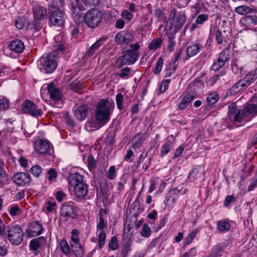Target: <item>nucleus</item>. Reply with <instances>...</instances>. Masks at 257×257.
Listing matches in <instances>:
<instances>
[{"label": "nucleus", "instance_id": "nucleus-52", "mask_svg": "<svg viewBox=\"0 0 257 257\" xmlns=\"http://www.w3.org/2000/svg\"><path fill=\"white\" fill-rule=\"evenodd\" d=\"M7 50H9L11 51V52L8 53V51L6 52V54L8 55H9L10 57L13 58H16L18 57V55L22 53L23 52L24 49H7Z\"/></svg>", "mask_w": 257, "mask_h": 257}, {"label": "nucleus", "instance_id": "nucleus-36", "mask_svg": "<svg viewBox=\"0 0 257 257\" xmlns=\"http://www.w3.org/2000/svg\"><path fill=\"white\" fill-rule=\"evenodd\" d=\"M229 50V49H223V50L219 54L218 59L224 63L227 61L230 57V52Z\"/></svg>", "mask_w": 257, "mask_h": 257}, {"label": "nucleus", "instance_id": "nucleus-55", "mask_svg": "<svg viewBox=\"0 0 257 257\" xmlns=\"http://www.w3.org/2000/svg\"><path fill=\"white\" fill-rule=\"evenodd\" d=\"M106 41V38H101L94 43L90 48H98L100 47H104L105 43Z\"/></svg>", "mask_w": 257, "mask_h": 257}, {"label": "nucleus", "instance_id": "nucleus-5", "mask_svg": "<svg viewBox=\"0 0 257 257\" xmlns=\"http://www.w3.org/2000/svg\"><path fill=\"white\" fill-rule=\"evenodd\" d=\"M8 238L14 245H19L23 241L24 234L20 225H10L8 226Z\"/></svg>", "mask_w": 257, "mask_h": 257}, {"label": "nucleus", "instance_id": "nucleus-60", "mask_svg": "<svg viewBox=\"0 0 257 257\" xmlns=\"http://www.w3.org/2000/svg\"><path fill=\"white\" fill-rule=\"evenodd\" d=\"M83 4L87 7L96 6L100 3V0H81Z\"/></svg>", "mask_w": 257, "mask_h": 257}, {"label": "nucleus", "instance_id": "nucleus-1", "mask_svg": "<svg viewBox=\"0 0 257 257\" xmlns=\"http://www.w3.org/2000/svg\"><path fill=\"white\" fill-rule=\"evenodd\" d=\"M114 105V101L111 99H100L94 110V118L88 120L85 123L86 129L91 132L105 125L110 119V114L113 111Z\"/></svg>", "mask_w": 257, "mask_h": 257}, {"label": "nucleus", "instance_id": "nucleus-7", "mask_svg": "<svg viewBox=\"0 0 257 257\" xmlns=\"http://www.w3.org/2000/svg\"><path fill=\"white\" fill-rule=\"evenodd\" d=\"M138 49H128L124 54L117 60L116 63L118 68H121L126 64H132L138 59L139 56Z\"/></svg>", "mask_w": 257, "mask_h": 257}, {"label": "nucleus", "instance_id": "nucleus-21", "mask_svg": "<svg viewBox=\"0 0 257 257\" xmlns=\"http://www.w3.org/2000/svg\"><path fill=\"white\" fill-rule=\"evenodd\" d=\"M69 184L73 187L78 185L79 183H83V176L78 173H75L70 174L68 178Z\"/></svg>", "mask_w": 257, "mask_h": 257}, {"label": "nucleus", "instance_id": "nucleus-38", "mask_svg": "<svg viewBox=\"0 0 257 257\" xmlns=\"http://www.w3.org/2000/svg\"><path fill=\"white\" fill-rule=\"evenodd\" d=\"M242 90L241 86L238 81H237L227 91V94L230 95H234Z\"/></svg>", "mask_w": 257, "mask_h": 257}, {"label": "nucleus", "instance_id": "nucleus-63", "mask_svg": "<svg viewBox=\"0 0 257 257\" xmlns=\"http://www.w3.org/2000/svg\"><path fill=\"white\" fill-rule=\"evenodd\" d=\"M200 49H186V56L185 59L193 57L199 53Z\"/></svg>", "mask_w": 257, "mask_h": 257}, {"label": "nucleus", "instance_id": "nucleus-59", "mask_svg": "<svg viewBox=\"0 0 257 257\" xmlns=\"http://www.w3.org/2000/svg\"><path fill=\"white\" fill-rule=\"evenodd\" d=\"M78 231L75 229H73L71 232L72 235L71 237V239L73 242H74L76 244H80V240L79 237H78Z\"/></svg>", "mask_w": 257, "mask_h": 257}, {"label": "nucleus", "instance_id": "nucleus-25", "mask_svg": "<svg viewBox=\"0 0 257 257\" xmlns=\"http://www.w3.org/2000/svg\"><path fill=\"white\" fill-rule=\"evenodd\" d=\"M179 193V190L176 188L170 190L165 197V202L166 203L169 202L174 203L178 196Z\"/></svg>", "mask_w": 257, "mask_h": 257}, {"label": "nucleus", "instance_id": "nucleus-22", "mask_svg": "<svg viewBox=\"0 0 257 257\" xmlns=\"http://www.w3.org/2000/svg\"><path fill=\"white\" fill-rule=\"evenodd\" d=\"M79 0H75V3L74 2L71 3V8L72 10V16L74 19H77V20L79 21L81 19V14L80 12L84 10L82 6H79L78 3Z\"/></svg>", "mask_w": 257, "mask_h": 257}, {"label": "nucleus", "instance_id": "nucleus-46", "mask_svg": "<svg viewBox=\"0 0 257 257\" xmlns=\"http://www.w3.org/2000/svg\"><path fill=\"white\" fill-rule=\"evenodd\" d=\"M151 230L147 223L143 225V228L140 232L141 235L144 237H149L151 235Z\"/></svg>", "mask_w": 257, "mask_h": 257}, {"label": "nucleus", "instance_id": "nucleus-61", "mask_svg": "<svg viewBox=\"0 0 257 257\" xmlns=\"http://www.w3.org/2000/svg\"><path fill=\"white\" fill-rule=\"evenodd\" d=\"M208 18V16L206 14H201L199 15L196 19L195 22L197 24L199 25L203 24L204 22L207 20Z\"/></svg>", "mask_w": 257, "mask_h": 257}, {"label": "nucleus", "instance_id": "nucleus-47", "mask_svg": "<svg viewBox=\"0 0 257 257\" xmlns=\"http://www.w3.org/2000/svg\"><path fill=\"white\" fill-rule=\"evenodd\" d=\"M106 239V234L104 230H100L98 235V246L99 249H101L102 246L105 243Z\"/></svg>", "mask_w": 257, "mask_h": 257}, {"label": "nucleus", "instance_id": "nucleus-17", "mask_svg": "<svg viewBox=\"0 0 257 257\" xmlns=\"http://www.w3.org/2000/svg\"><path fill=\"white\" fill-rule=\"evenodd\" d=\"M43 230L42 226L37 221H33L29 225L28 233L29 236L34 237L40 235Z\"/></svg>", "mask_w": 257, "mask_h": 257}, {"label": "nucleus", "instance_id": "nucleus-19", "mask_svg": "<svg viewBox=\"0 0 257 257\" xmlns=\"http://www.w3.org/2000/svg\"><path fill=\"white\" fill-rule=\"evenodd\" d=\"M73 188L75 195L78 198H83L88 192L87 185L84 182L79 183Z\"/></svg>", "mask_w": 257, "mask_h": 257}, {"label": "nucleus", "instance_id": "nucleus-4", "mask_svg": "<svg viewBox=\"0 0 257 257\" xmlns=\"http://www.w3.org/2000/svg\"><path fill=\"white\" fill-rule=\"evenodd\" d=\"M81 18L84 20L88 27L94 29L96 28L101 21L102 14L97 9H91L87 12L84 16H81Z\"/></svg>", "mask_w": 257, "mask_h": 257}, {"label": "nucleus", "instance_id": "nucleus-20", "mask_svg": "<svg viewBox=\"0 0 257 257\" xmlns=\"http://www.w3.org/2000/svg\"><path fill=\"white\" fill-rule=\"evenodd\" d=\"M146 138L145 133H139L135 135L133 138V147L134 149H139L144 143Z\"/></svg>", "mask_w": 257, "mask_h": 257}, {"label": "nucleus", "instance_id": "nucleus-3", "mask_svg": "<svg viewBox=\"0 0 257 257\" xmlns=\"http://www.w3.org/2000/svg\"><path fill=\"white\" fill-rule=\"evenodd\" d=\"M63 49H54L51 52L49 53L46 57H42L40 59L41 64L42 67L41 68L46 73H51L53 72L57 67V63L56 60L53 59L57 57L59 51Z\"/></svg>", "mask_w": 257, "mask_h": 257}, {"label": "nucleus", "instance_id": "nucleus-30", "mask_svg": "<svg viewBox=\"0 0 257 257\" xmlns=\"http://www.w3.org/2000/svg\"><path fill=\"white\" fill-rule=\"evenodd\" d=\"M243 79L248 86L250 85L257 79V68L250 71Z\"/></svg>", "mask_w": 257, "mask_h": 257}, {"label": "nucleus", "instance_id": "nucleus-48", "mask_svg": "<svg viewBox=\"0 0 257 257\" xmlns=\"http://www.w3.org/2000/svg\"><path fill=\"white\" fill-rule=\"evenodd\" d=\"M41 245L39 238L33 239L30 242V248L33 251H36Z\"/></svg>", "mask_w": 257, "mask_h": 257}, {"label": "nucleus", "instance_id": "nucleus-6", "mask_svg": "<svg viewBox=\"0 0 257 257\" xmlns=\"http://www.w3.org/2000/svg\"><path fill=\"white\" fill-rule=\"evenodd\" d=\"M186 19L184 12H179L177 13L175 9L171 10L168 16V21L177 30H180L183 27Z\"/></svg>", "mask_w": 257, "mask_h": 257}, {"label": "nucleus", "instance_id": "nucleus-23", "mask_svg": "<svg viewBox=\"0 0 257 257\" xmlns=\"http://www.w3.org/2000/svg\"><path fill=\"white\" fill-rule=\"evenodd\" d=\"M241 23L246 27L257 24V17L256 16L247 15L241 19Z\"/></svg>", "mask_w": 257, "mask_h": 257}, {"label": "nucleus", "instance_id": "nucleus-45", "mask_svg": "<svg viewBox=\"0 0 257 257\" xmlns=\"http://www.w3.org/2000/svg\"><path fill=\"white\" fill-rule=\"evenodd\" d=\"M163 42V40L162 38L154 39L149 44L148 48H159L161 46Z\"/></svg>", "mask_w": 257, "mask_h": 257}, {"label": "nucleus", "instance_id": "nucleus-35", "mask_svg": "<svg viewBox=\"0 0 257 257\" xmlns=\"http://www.w3.org/2000/svg\"><path fill=\"white\" fill-rule=\"evenodd\" d=\"M219 100V95L216 92H212L208 94L206 98L207 103L210 105H213L216 103Z\"/></svg>", "mask_w": 257, "mask_h": 257}, {"label": "nucleus", "instance_id": "nucleus-18", "mask_svg": "<svg viewBox=\"0 0 257 257\" xmlns=\"http://www.w3.org/2000/svg\"><path fill=\"white\" fill-rule=\"evenodd\" d=\"M226 243H218L213 246L210 254L213 257H220L227 247Z\"/></svg>", "mask_w": 257, "mask_h": 257}, {"label": "nucleus", "instance_id": "nucleus-58", "mask_svg": "<svg viewBox=\"0 0 257 257\" xmlns=\"http://www.w3.org/2000/svg\"><path fill=\"white\" fill-rule=\"evenodd\" d=\"M123 101V95L121 93H118L116 95V102L118 109L121 110L122 108V102Z\"/></svg>", "mask_w": 257, "mask_h": 257}, {"label": "nucleus", "instance_id": "nucleus-44", "mask_svg": "<svg viewBox=\"0 0 257 257\" xmlns=\"http://www.w3.org/2000/svg\"><path fill=\"white\" fill-rule=\"evenodd\" d=\"M172 146L168 144H164L161 149L160 157L163 158L167 155L171 150Z\"/></svg>", "mask_w": 257, "mask_h": 257}, {"label": "nucleus", "instance_id": "nucleus-16", "mask_svg": "<svg viewBox=\"0 0 257 257\" xmlns=\"http://www.w3.org/2000/svg\"><path fill=\"white\" fill-rule=\"evenodd\" d=\"M134 36L131 32L122 31L118 33L115 37V41L118 44H128L133 41Z\"/></svg>", "mask_w": 257, "mask_h": 257}, {"label": "nucleus", "instance_id": "nucleus-12", "mask_svg": "<svg viewBox=\"0 0 257 257\" xmlns=\"http://www.w3.org/2000/svg\"><path fill=\"white\" fill-rule=\"evenodd\" d=\"M65 18L63 13L56 10L52 12L49 16V21L54 26H62L65 23Z\"/></svg>", "mask_w": 257, "mask_h": 257}, {"label": "nucleus", "instance_id": "nucleus-14", "mask_svg": "<svg viewBox=\"0 0 257 257\" xmlns=\"http://www.w3.org/2000/svg\"><path fill=\"white\" fill-rule=\"evenodd\" d=\"M90 110L87 105L75 106L73 108V112L75 117L79 120L82 121L85 119Z\"/></svg>", "mask_w": 257, "mask_h": 257}, {"label": "nucleus", "instance_id": "nucleus-31", "mask_svg": "<svg viewBox=\"0 0 257 257\" xmlns=\"http://www.w3.org/2000/svg\"><path fill=\"white\" fill-rule=\"evenodd\" d=\"M71 247L72 251L76 257H83L84 255L85 251L80 244H77L75 246L71 244Z\"/></svg>", "mask_w": 257, "mask_h": 257}, {"label": "nucleus", "instance_id": "nucleus-54", "mask_svg": "<svg viewBox=\"0 0 257 257\" xmlns=\"http://www.w3.org/2000/svg\"><path fill=\"white\" fill-rule=\"evenodd\" d=\"M176 67L172 66V64H168L166 66V74L165 77H170L172 74H174L176 70Z\"/></svg>", "mask_w": 257, "mask_h": 257}, {"label": "nucleus", "instance_id": "nucleus-42", "mask_svg": "<svg viewBox=\"0 0 257 257\" xmlns=\"http://www.w3.org/2000/svg\"><path fill=\"white\" fill-rule=\"evenodd\" d=\"M225 65V63L219 60L218 58L214 61L211 67L212 70L217 71L220 68H222Z\"/></svg>", "mask_w": 257, "mask_h": 257}, {"label": "nucleus", "instance_id": "nucleus-43", "mask_svg": "<svg viewBox=\"0 0 257 257\" xmlns=\"http://www.w3.org/2000/svg\"><path fill=\"white\" fill-rule=\"evenodd\" d=\"M25 21L26 19L24 17H18L15 21V25L17 29H22L25 26Z\"/></svg>", "mask_w": 257, "mask_h": 257}, {"label": "nucleus", "instance_id": "nucleus-27", "mask_svg": "<svg viewBox=\"0 0 257 257\" xmlns=\"http://www.w3.org/2000/svg\"><path fill=\"white\" fill-rule=\"evenodd\" d=\"M58 248L59 249L63 252V253L66 256H69L70 254V247L66 240L64 239L60 240Z\"/></svg>", "mask_w": 257, "mask_h": 257}, {"label": "nucleus", "instance_id": "nucleus-41", "mask_svg": "<svg viewBox=\"0 0 257 257\" xmlns=\"http://www.w3.org/2000/svg\"><path fill=\"white\" fill-rule=\"evenodd\" d=\"M163 61L164 60L162 56L158 59L155 67L153 69V72L154 74H158L160 73L163 66Z\"/></svg>", "mask_w": 257, "mask_h": 257}, {"label": "nucleus", "instance_id": "nucleus-13", "mask_svg": "<svg viewBox=\"0 0 257 257\" xmlns=\"http://www.w3.org/2000/svg\"><path fill=\"white\" fill-rule=\"evenodd\" d=\"M12 180L17 185L24 186L29 185L31 181V177L27 173L18 172L14 175Z\"/></svg>", "mask_w": 257, "mask_h": 257}, {"label": "nucleus", "instance_id": "nucleus-51", "mask_svg": "<svg viewBox=\"0 0 257 257\" xmlns=\"http://www.w3.org/2000/svg\"><path fill=\"white\" fill-rule=\"evenodd\" d=\"M109 248L114 250L118 247L117 239L115 236H113L111 238L110 240L108 243Z\"/></svg>", "mask_w": 257, "mask_h": 257}, {"label": "nucleus", "instance_id": "nucleus-64", "mask_svg": "<svg viewBox=\"0 0 257 257\" xmlns=\"http://www.w3.org/2000/svg\"><path fill=\"white\" fill-rule=\"evenodd\" d=\"M121 16L124 19L130 21L132 19L134 15L128 11L124 10L122 11Z\"/></svg>", "mask_w": 257, "mask_h": 257}, {"label": "nucleus", "instance_id": "nucleus-49", "mask_svg": "<svg viewBox=\"0 0 257 257\" xmlns=\"http://www.w3.org/2000/svg\"><path fill=\"white\" fill-rule=\"evenodd\" d=\"M116 172L115 167L111 166L107 172V177L109 180H113L116 177Z\"/></svg>", "mask_w": 257, "mask_h": 257}, {"label": "nucleus", "instance_id": "nucleus-8", "mask_svg": "<svg viewBox=\"0 0 257 257\" xmlns=\"http://www.w3.org/2000/svg\"><path fill=\"white\" fill-rule=\"evenodd\" d=\"M47 89L50 97L54 101V103L58 104V107H61L62 105L61 99L63 94L60 89L55 86L54 82L50 83L48 85Z\"/></svg>", "mask_w": 257, "mask_h": 257}, {"label": "nucleus", "instance_id": "nucleus-28", "mask_svg": "<svg viewBox=\"0 0 257 257\" xmlns=\"http://www.w3.org/2000/svg\"><path fill=\"white\" fill-rule=\"evenodd\" d=\"M225 34V31L217 30L215 35V40L218 44H223L224 45V44L227 43Z\"/></svg>", "mask_w": 257, "mask_h": 257}, {"label": "nucleus", "instance_id": "nucleus-15", "mask_svg": "<svg viewBox=\"0 0 257 257\" xmlns=\"http://www.w3.org/2000/svg\"><path fill=\"white\" fill-rule=\"evenodd\" d=\"M189 86L187 88V93L182 97L181 102L178 105V109L184 110L192 101L196 95V92L192 89L190 90Z\"/></svg>", "mask_w": 257, "mask_h": 257}, {"label": "nucleus", "instance_id": "nucleus-62", "mask_svg": "<svg viewBox=\"0 0 257 257\" xmlns=\"http://www.w3.org/2000/svg\"><path fill=\"white\" fill-rule=\"evenodd\" d=\"M184 150V147L182 145L179 146L175 150L172 159H176V158L179 157L183 153Z\"/></svg>", "mask_w": 257, "mask_h": 257}, {"label": "nucleus", "instance_id": "nucleus-2", "mask_svg": "<svg viewBox=\"0 0 257 257\" xmlns=\"http://www.w3.org/2000/svg\"><path fill=\"white\" fill-rule=\"evenodd\" d=\"M228 115L235 122H241L250 114H257V95L252 97L245 106L240 109L235 102H231L228 105Z\"/></svg>", "mask_w": 257, "mask_h": 257}, {"label": "nucleus", "instance_id": "nucleus-33", "mask_svg": "<svg viewBox=\"0 0 257 257\" xmlns=\"http://www.w3.org/2000/svg\"><path fill=\"white\" fill-rule=\"evenodd\" d=\"M234 11L239 15H244L251 13L252 9L249 7L245 5H242L235 8Z\"/></svg>", "mask_w": 257, "mask_h": 257}, {"label": "nucleus", "instance_id": "nucleus-9", "mask_svg": "<svg viewBox=\"0 0 257 257\" xmlns=\"http://www.w3.org/2000/svg\"><path fill=\"white\" fill-rule=\"evenodd\" d=\"M78 208L72 203H64L60 211L61 216L64 217L74 218L77 215Z\"/></svg>", "mask_w": 257, "mask_h": 257}, {"label": "nucleus", "instance_id": "nucleus-26", "mask_svg": "<svg viewBox=\"0 0 257 257\" xmlns=\"http://www.w3.org/2000/svg\"><path fill=\"white\" fill-rule=\"evenodd\" d=\"M33 14L35 18L41 20L46 16L47 10L43 7L36 6L33 9Z\"/></svg>", "mask_w": 257, "mask_h": 257}, {"label": "nucleus", "instance_id": "nucleus-24", "mask_svg": "<svg viewBox=\"0 0 257 257\" xmlns=\"http://www.w3.org/2000/svg\"><path fill=\"white\" fill-rule=\"evenodd\" d=\"M107 211L105 209L101 208L99 209L98 216L99 222L97 225V229L99 230H103L106 226L104 218L106 216Z\"/></svg>", "mask_w": 257, "mask_h": 257}, {"label": "nucleus", "instance_id": "nucleus-11", "mask_svg": "<svg viewBox=\"0 0 257 257\" xmlns=\"http://www.w3.org/2000/svg\"><path fill=\"white\" fill-rule=\"evenodd\" d=\"M23 109L32 116H41L43 114L42 109L38 108V106L32 101L26 100L22 104Z\"/></svg>", "mask_w": 257, "mask_h": 257}, {"label": "nucleus", "instance_id": "nucleus-32", "mask_svg": "<svg viewBox=\"0 0 257 257\" xmlns=\"http://www.w3.org/2000/svg\"><path fill=\"white\" fill-rule=\"evenodd\" d=\"M154 16L157 19L158 21L160 22L165 23L167 19L165 12L159 8L155 10Z\"/></svg>", "mask_w": 257, "mask_h": 257}, {"label": "nucleus", "instance_id": "nucleus-53", "mask_svg": "<svg viewBox=\"0 0 257 257\" xmlns=\"http://www.w3.org/2000/svg\"><path fill=\"white\" fill-rule=\"evenodd\" d=\"M21 212V209L17 205H13L10 206L9 212L12 216H15L20 213Z\"/></svg>", "mask_w": 257, "mask_h": 257}, {"label": "nucleus", "instance_id": "nucleus-56", "mask_svg": "<svg viewBox=\"0 0 257 257\" xmlns=\"http://www.w3.org/2000/svg\"><path fill=\"white\" fill-rule=\"evenodd\" d=\"M30 172L35 177H38L42 173V168L38 165L33 166L30 170Z\"/></svg>", "mask_w": 257, "mask_h": 257}, {"label": "nucleus", "instance_id": "nucleus-34", "mask_svg": "<svg viewBox=\"0 0 257 257\" xmlns=\"http://www.w3.org/2000/svg\"><path fill=\"white\" fill-rule=\"evenodd\" d=\"M132 242L130 239H127L124 244L120 252L121 257H127L128 252L131 250Z\"/></svg>", "mask_w": 257, "mask_h": 257}, {"label": "nucleus", "instance_id": "nucleus-29", "mask_svg": "<svg viewBox=\"0 0 257 257\" xmlns=\"http://www.w3.org/2000/svg\"><path fill=\"white\" fill-rule=\"evenodd\" d=\"M217 226L218 229L221 232H226L228 231L230 228L229 222L227 219L218 221Z\"/></svg>", "mask_w": 257, "mask_h": 257}, {"label": "nucleus", "instance_id": "nucleus-50", "mask_svg": "<svg viewBox=\"0 0 257 257\" xmlns=\"http://www.w3.org/2000/svg\"><path fill=\"white\" fill-rule=\"evenodd\" d=\"M87 166L90 171L93 170L95 168V164H96V161L95 160L92 155H91V154L89 155L88 158H87Z\"/></svg>", "mask_w": 257, "mask_h": 257}, {"label": "nucleus", "instance_id": "nucleus-40", "mask_svg": "<svg viewBox=\"0 0 257 257\" xmlns=\"http://www.w3.org/2000/svg\"><path fill=\"white\" fill-rule=\"evenodd\" d=\"M9 47L10 48H24L25 45L21 40L15 39L11 42Z\"/></svg>", "mask_w": 257, "mask_h": 257}, {"label": "nucleus", "instance_id": "nucleus-10", "mask_svg": "<svg viewBox=\"0 0 257 257\" xmlns=\"http://www.w3.org/2000/svg\"><path fill=\"white\" fill-rule=\"evenodd\" d=\"M35 150L40 154L51 155V144L48 140L39 139L34 144Z\"/></svg>", "mask_w": 257, "mask_h": 257}, {"label": "nucleus", "instance_id": "nucleus-37", "mask_svg": "<svg viewBox=\"0 0 257 257\" xmlns=\"http://www.w3.org/2000/svg\"><path fill=\"white\" fill-rule=\"evenodd\" d=\"M140 210V204H139V196L137 197L135 201L132 203L130 209V211L131 212H136L134 213V216L135 217H137L138 216V212Z\"/></svg>", "mask_w": 257, "mask_h": 257}, {"label": "nucleus", "instance_id": "nucleus-39", "mask_svg": "<svg viewBox=\"0 0 257 257\" xmlns=\"http://www.w3.org/2000/svg\"><path fill=\"white\" fill-rule=\"evenodd\" d=\"M237 198L234 197L233 195H227L225 197V200L223 202V205L226 208H229L230 205L236 201Z\"/></svg>", "mask_w": 257, "mask_h": 257}, {"label": "nucleus", "instance_id": "nucleus-57", "mask_svg": "<svg viewBox=\"0 0 257 257\" xmlns=\"http://www.w3.org/2000/svg\"><path fill=\"white\" fill-rule=\"evenodd\" d=\"M9 106V102L7 99L4 97L0 96V110H4L8 108Z\"/></svg>", "mask_w": 257, "mask_h": 257}]
</instances>
